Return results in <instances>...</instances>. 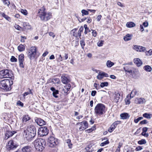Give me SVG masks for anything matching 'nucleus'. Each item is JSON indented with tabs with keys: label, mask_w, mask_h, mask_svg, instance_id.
Instances as JSON below:
<instances>
[{
	"label": "nucleus",
	"mask_w": 152,
	"mask_h": 152,
	"mask_svg": "<svg viewBox=\"0 0 152 152\" xmlns=\"http://www.w3.org/2000/svg\"><path fill=\"white\" fill-rule=\"evenodd\" d=\"M4 4L6 5H7L8 7L9 6L10 4V2L8 0H3Z\"/></svg>",
	"instance_id": "obj_49"
},
{
	"label": "nucleus",
	"mask_w": 152,
	"mask_h": 152,
	"mask_svg": "<svg viewBox=\"0 0 152 152\" xmlns=\"http://www.w3.org/2000/svg\"><path fill=\"white\" fill-rule=\"evenodd\" d=\"M138 143L140 145L145 144L146 143V141L145 139H142L141 140L139 141L138 142Z\"/></svg>",
	"instance_id": "obj_43"
},
{
	"label": "nucleus",
	"mask_w": 152,
	"mask_h": 152,
	"mask_svg": "<svg viewBox=\"0 0 152 152\" xmlns=\"http://www.w3.org/2000/svg\"><path fill=\"white\" fill-rule=\"evenodd\" d=\"M49 35L50 36H52L53 38H54L55 37V35L53 32H50L49 33Z\"/></svg>",
	"instance_id": "obj_60"
},
{
	"label": "nucleus",
	"mask_w": 152,
	"mask_h": 152,
	"mask_svg": "<svg viewBox=\"0 0 152 152\" xmlns=\"http://www.w3.org/2000/svg\"><path fill=\"white\" fill-rule=\"evenodd\" d=\"M114 64V63L110 61H108L106 63L107 66L108 67H111Z\"/></svg>",
	"instance_id": "obj_36"
},
{
	"label": "nucleus",
	"mask_w": 152,
	"mask_h": 152,
	"mask_svg": "<svg viewBox=\"0 0 152 152\" xmlns=\"http://www.w3.org/2000/svg\"><path fill=\"white\" fill-rule=\"evenodd\" d=\"M151 115L148 114L147 113H145L143 114V116L148 119H150L151 118Z\"/></svg>",
	"instance_id": "obj_40"
},
{
	"label": "nucleus",
	"mask_w": 152,
	"mask_h": 152,
	"mask_svg": "<svg viewBox=\"0 0 152 152\" xmlns=\"http://www.w3.org/2000/svg\"><path fill=\"white\" fill-rule=\"evenodd\" d=\"M50 89L51 91H53V96L56 98H57L58 97V96H57V95L58 94V91L56 90L55 88L53 87H51Z\"/></svg>",
	"instance_id": "obj_19"
},
{
	"label": "nucleus",
	"mask_w": 152,
	"mask_h": 152,
	"mask_svg": "<svg viewBox=\"0 0 152 152\" xmlns=\"http://www.w3.org/2000/svg\"><path fill=\"white\" fill-rule=\"evenodd\" d=\"M61 82L64 84H66L69 82V80L66 77L64 76H61Z\"/></svg>",
	"instance_id": "obj_26"
},
{
	"label": "nucleus",
	"mask_w": 152,
	"mask_h": 152,
	"mask_svg": "<svg viewBox=\"0 0 152 152\" xmlns=\"http://www.w3.org/2000/svg\"><path fill=\"white\" fill-rule=\"evenodd\" d=\"M36 129L35 127L33 125H30L27 126L26 130L24 131L23 133L24 134H26V132L32 131Z\"/></svg>",
	"instance_id": "obj_14"
},
{
	"label": "nucleus",
	"mask_w": 152,
	"mask_h": 152,
	"mask_svg": "<svg viewBox=\"0 0 152 152\" xmlns=\"http://www.w3.org/2000/svg\"><path fill=\"white\" fill-rule=\"evenodd\" d=\"M18 146V143L13 140L9 141L7 145V149L10 151L15 149Z\"/></svg>",
	"instance_id": "obj_7"
},
{
	"label": "nucleus",
	"mask_w": 152,
	"mask_h": 152,
	"mask_svg": "<svg viewBox=\"0 0 152 152\" xmlns=\"http://www.w3.org/2000/svg\"><path fill=\"white\" fill-rule=\"evenodd\" d=\"M142 149V147L140 146H138L136 148L135 150L136 151H138L141 150Z\"/></svg>",
	"instance_id": "obj_56"
},
{
	"label": "nucleus",
	"mask_w": 152,
	"mask_h": 152,
	"mask_svg": "<svg viewBox=\"0 0 152 152\" xmlns=\"http://www.w3.org/2000/svg\"><path fill=\"white\" fill-rule=\"evenodd\" d=\"M14 27L16 29L19 31H20L21 30V29L22 28L21 27H20L18 25L16 24L14 26Z\"/></svg>",
	"instance_id": "obj_53"
},
{
	"label": "nucleus",
	"mask_w": 152,
	"mask_h": 152,
	"mask_svg": "<svg viewBox=\"0 0 152 152\" xmlns=\"http://www.w3.org/2000/svg\"><path fill=\"white\" fill-rule=\"evenodd\" d=\"M25 46L23 45H20L18 47V50L20 52L24 51L25 50Z\"/></svg>",
	"instance_id": "obj_31"
},
{
	"label": "nucleus",
	"mask_w": 152,
	"mask_h": 152,
	"mask_svg": "<svg viewBox=\"0 0 152 152\" xmlns=\"http://www.w3.org/2000/svg\"><path fill=\"white\" fill-rule=\"evenodd\" d=\"M22 151L23 152H31V148L29 146H25L22 148Z\"/></svg>",
	"instance_id": "obj_23"
},
{
	"label": "nucleus",
	"mask_w": 152,
	"mask_h": 152,
	"mask_svg": "<svg viewBox=\"0 0 152 152\" xmlns=\"http://www.w3.org/2000/svg\"><path fill=\"white\" fill-rule=\"evenodd\" d=\"M120 116L122 119H126L129 118L130 117V115L127 113H124L121 114Z\"/></svg>",
	"instance_id": "obj_24"
},
{
	"label": "nucleus",
	"mask_w": 152,
	"mask_h": 152,
	"mask_svg": "<svg viewBox=\"0 0 152 152\" xmlns=\"http://www.w3.org/2000/svg\"><path fill=\"white\" fill-rule=\"evenodd\" d=\"M102 17V16L100 15H98L96 18L97 21H99L101 19V18Z\"/></svg>",
	"instance_id": "obj_59"
},
{
	"label": "nucleus",
	"mask_w": 152,
	"mask_h": 152,
	"mask_svg": "<svg viewBox=\"0 0 152 152\" xmlns=\"http://www.w3.org/2000/svg\"><path fill=\"white\" fill-rule=\"evenodd\" d=\"M144 69L147 72H151V67L149 65L145 66L144 67Z\"/></svg>",
	"instance_id": "obj_33"
},
{
	"label": "nucleus",
	"mask_w": 152,
	"mask_h": 152,
	"mask_svg": "<svg viewBox=\"0 0 152 152\" xmlns=\"http://www.w3.org/2000/svg\"><path fill=\"white\" fill-rule=\"evenodd\" d=\"M6 72L7 74H6V77L7 78H11L12 79H13V74L12 70L8 69H6Z\"/></svg>",
	"instance_id": "obj_17"
},
{
	"label": "nucleus",
	"mask_w": 152,
	"mask_h": 152,
	"mask_svg": "<svg viewBox=\"0 0 152 152\" xmlns=\"http://www.w3.org/2000/svg\"><path fill=\"white\" fill-rule=\"evenodd\" d=\"M49 132V130L46 126L41 127L38 130V135L40 137H43L47 135Z\"/></svg>",
	"instance_id": "obj_6"
},
{
	"label": "nucleus",
	"mask_w": 152,
	"mask_h": 152,
	"mask_svg": "<svg viewBox=\"0 0 152 152\" xmlns=\"http://www.w3.org/2000/svg\"><path fill=\"white\" fill-rule=\"evenodd\" d=\"M104 77V74L103 72L102 73H99L98 74L97 76V78L100 80H101Z\"/></svg>",
	"instance_id": "obj_38"
},
{
	"label": "nucleus",
	"mask_w": 152,
	"mask_h": 152,
	"mask_svg": "<svg viewBox=\"0 0 152 152\" xmlns=\"http://www.w3.org/2000/svg\"><path fill=\"white\" fill-rule=\"evenodd\" d=\"M33 143L35 148L37 150L42 151L45 147L46 142L44 139L38 138L35 140Z\"/></svg>",
	"instance_id": "obj_2"
},
{
	"label": "nucleus",
	"mask_w": 152,
	"mask_h": 152,
	"mask_svg": "<svg viewBox=\"0 0 152 152\" xmlns=\"http://www.w3.org/2000/svg\"><path fill=\"white\" fill-rule=\"evenodd\" d=\"M16 131L8 130L7 131L5 134V139L7 140L9 137L12 136L14 134L16 133Z\"/></svg>",
	"instance_id": "obj_13"
},
{
	"label": "nucleus",
	"mask_w": 152,
	"mask_h": 152,
	"mask_svg": "<svg viewBox=\"0 0 152 152\" xmlns=\"http://www.w3.org/2000/svg\"><path fill=\"white\" fill-rule=\"evenodd\" d=\"M69 89L65 87V88L63 89V91L65 93H67Z\"/></svg>",
	"instance_id": "obj_62"
},
{
	"label": "nucleus",
	"mask_w": 152,
	"mask_h": 152,
	"mask_svg": "<svg viewBox=\"0 0 152 152\" xmlns=\"http://www.w3.org/2000/svg\"><path fill=\"white\" fill-rule=\"evenodd\" d=\"M113 96L114 101L116 103L118 102H121L123 99L122 96H121L118 92H115L113 94Z\"/></svg>",
	"instance_id": "obj_10"
},
{
	"label": "nucleus",
	"mask_w": 152,
	"mask_h": 152,
	"mask_svg": "<svg viewBox=\"0 0 152 152\" xmlns=\"http://www.w3.org/2000/svg\"><path fill=\"white\" fill-rule=\"evenodd\" d=\"M135 102L137 104H143L146 102V100L143 98H137L135 100Z\"/></svg>",
	"instance_id": "obj_16"
},
{
	"label": "nucleus",
	"mask_w": 152,
	"mask_h": 152,
	"mask_svg": "<svg viewBox=\"0 0 152 152\" xmlns=\"http://www.w3.org/2000/svg\"><path fill=\"white\" fill-rule=\"evenodd\" d=\"M1 16L5 18L7 20L10 21L11 20V19L10 17L8 16L7 15H5L4 13L1 12Z\"/></svg>",
	"instance_id": "obj_34"
},
{
	"label": "nucleus",
	"mask_w": 152,
	"mask_h": 152,
	"mask_svg": "<svg viewBox=\"0 0 152 152\" xmlns=\"http://www.w3.org/2000/svg\"><path fill=\"white\" fill-rule=\"evenodd\" d=\"M119 123V121H115L113 123L111 126L110 128L108 129V131L110 133L112 132L115 128L116 127L117 125Z\"/></svg>",
	"instance_id": "obj_15"
},
{
	"label": "nucleus",
	"mask_w": 152,
	"mask_h": 152,
	"mask_svg": "<svg viewBox=\"0 0 152 152\" xmlns=\"http://www.w3.org/2000/svg\"><path fill=\"white\" fill-rule=\"evenodd\" d=\"M104 43V41H99L97 43V45L99 47H101L102 46Z\"/></svg>",
	"instance_id": "obj_48"
},
{
	"label": "nucleus",
	"mask_w": 152,
	"mask_h": 152,
	"mask_svg": "<svg viewBox=\"0 0 152 152\" xmlns=\"http://www.w3.org/2000/svg\"><path fill=\"white\" fill-rule=\"evenodd\" d=\"M13 84V81L8 79H5L1 80L0 82V88L7 91L11 89L9 86Z\"/></svg>",
	"instance_id": "obj_3"
},
{
	"label": "nucleus",
	"mask_w": 152,
	"mask_h": 152,
	"mask_svg": "<svg viewBox=\"0 0 152 152\" xmlns=\"http://www.w3.org/2000/svg\"><path fill=\"white\" fill-rule=\"evenodd\" d=\"M96 93V91H91V95L92 96H94Z\"/></svg>",
	"instance_id": "obj_58"
},
{
	"label": "nucleus",
	"mask_w": 152,
	"mask_h": 152,
	"mask_svg": "<svg viewBox=\"0 0 152 152\" xmlns=\"http://www.w3.org/2000/svg\"><path fill=\"white\" fill-rule=\"evenodd\" d=\"M91 32L90 30L88 28V29H86V30H85V32H84V33L85 34H87L89 32Z\"/></svg>",
	"instance_id": "obj_64"
},
{
	"label": "nucleus",
	"mask_w": 152,
	"mask_h": 152,
	"mask_svg": "<svg viewBox=\"0 0 152 152\" xmlns=\"http://www.w3.org/2000/svg\"><path fill=\"white\" fill-rule=\"evenodd\" d=\"M137 91L136 89L133 90L131 92L130 94V99L133 98L137 93Z\"/></svg>",
	"instance_id": "obj_28"
},
{
	"label": "nucleus",
	"mask_w": 152,
	"mask_h": 152,
	"mask_svg": "<svg viewBox=\"0 0 152 152\" xmlns=\"http://www.w3.org/2000/svg\"><path fill=\"white\" fill-rule=\"evenodd\" d=\"M6 69H3L0 71V78L2 79L4 78H7Z\"/></svg>",
	"instance_id": "obj_22"
},
{
	"label": "nucleus",
	"mask_w": 152,
	"mask_h": 152,
	"mask_svg": "<svg viewBox=\"0 0 152 152\" xmlns=\"http://www.w3.org/2000/svg\"><path fill=\"white\" fill-rule=\"evenodd\" d=\"M38 14L41 20L42 21H47L50 19L52 17L51 13L46 12L44 6L39 10Z\"/></svg>",
	"instance_id": "obj_1"
},
{
	"label": "nucleus",
	"mask_w": 152,
	"mask_h": 152,
	"mask_svg": "<svg viewBox=\"0 0 152 152\" xmlns=\"http://www.w3.org/2000/svg\"><path fill=\"white\" fill-rule=\"evenodd\" d=\"M135 26V24L132 22H128L126 24V26L128 28H132Z\"/></svg>",
	"instance_id": "obj_30"
},
{
	"label": "nucleus",
	"mask_w": 152,
	"mask_h": 152,
	"mask_svg": "<svg viewBox=\"0 0 152 152\" xmlns=\"http://www.w3.org/2000/svg\"><path fill=\"white\" fill-rule=\"evenodd\" d=\"M30 94H31L32 95L33 94V93L31 92V90L29 89V91H28L25 92V93H24V94H23V96L24 97V98H25V96Z\"/></svg>",
	"instance_id": "obj_39"
},
{
	"label": "nucleus",
	"mask_w": 152,
	"mask_h": 152,
	"mask_svg": "<svg viewBox=\"0 0 152 152\" xmlns=\"http://www.w3.org/2000/svg\"><path fill=\"white\" fill-rule=\"evenodd\" d=\"M48 142L49 145L51 147H53L58 144L57 140L53 137H50L48 139Z\"/></svg>",
	"instance_id": "obj_8"
},
{
	"label": "nucleus",
	"mask_w": 152,
	"mask_h": 152,
	"mask_svg": "<svg viewBox=\"0 0 152 152\" xmlns=\"http://www.w3.org/2000/svg\"><path fill=\"white\" fill-rule=\"evenodd\" d=\"M17 60V59L14 56H12L10 59L11 61L12 62H16Z\"/></svg>",
	"instance_id": "obj_51"
},
{
	"label": "nucleus",
	"mask_w": 152,
	"mask_h": 152,
	"mask_svg": "<svg viewBox=\"0 0 152 152\" xmlns=\"http://www.w3.org/2000/svg\"><path fill=\"white\" fill-rule=\"evenodd\" d=\"M77 125H80V127L79 128L80 131L84 130L88 127L87 122L86 121H83L81 123H77Z\"/></svg>",
	"instance_id": "obj_11"
},
{
	"label": "nucleus",
	"mask_w": 152,
	"mask_h": 152,
	"mask_svg": "<svg viewBox=\"0 0 152 152\" xmlns=\"http://www.w3.org/2000/svg\"><path fill=\"white\" fill-rule=\"evenodd\" d=\"M83 29V26H81L78 32V35L80 37L81 36V32H82Z\"/></svg>",
	"instance_id": "obj_42"
},
{
	"label": "nucleus",
	"mask_w": 152,
	"mask_h": 152,
	"mask_svg": "<svg viewBox=\"0 0 152 152\" xmlns=\"http://www.w3.org/2000/svg\"><path fill=\"white\" fill-rule=\"evenodd\" d=\"M147 121L146 120H144L141 121H140V123L141 124H145L147 123Z\"/></svg>",
	"instance_id": "obj_55"
},
{
	"label": "nucleus",
	"mask_w": 152,
	"mask_h": 152,
	"mask_svg": "<svg viewBox=\"0 0 152 152\" xmlns=\"http://www.w3.org/2000/svg\"><path fill=\"white\" fill-rule=\"evenodd\" d=\"M128 95L125 99V101L126 104H130V99L128 98Z\"/></svg>",
	"instance_id": "obj_50"
},
{
	"label": "nucleus",
	"mask_w": 152,
	"mask_h": 152,
	"mask_svg": "<svg viewBox=\"0 0 152 152\" xmlns=\"http://www.w3.org/2000/svg\"><path fill=\"white\" fill-rule=\"evenodd\" d=\"M133 49L137 51L141 52H144L146 50V48L145 47L136 45L133 46Z\"/></svg>",
	"instance_id": "obj_12"
},
{
	"label": "nucleus",
	"mask_w": 152,
	"mask_h": 152,
	"mask_svg": "<svg viewBox=\"0 0 152 152\" xmlns=\"http://www.w3.org/2000/svg\"><path fill=\"white\" fill-rule=\"evenodd\" d=\"M81 12L83 16L85 15H87L89 14L88 11L85 10H81Z\"/></svg>",
	"instance_id": "obj_41"
},
{
	"label": "nucleus",
	"mask_w": 152,
	"mask_h": 152,
	"mask_svg": "<svg viewBox=\"0 0 152 152\" xmlns=\"http://www.w3.org/2000/svg\"><path fill=\"white\" fill-rule=\"evenodd\" d=\"M18 59L19 62H23L24 61V55L21 54L18 56Z\"/></svg>",
	"instance_id": "obj_32"
},
{
	"label": "nucleus",
	"mask_w": 152,
	"mask_h": 152,
	"mask_svg": "<svg viewBox=\"0 0 152 152\" xmlns=\"http://www.w3.org/2000/svg\"><path fill=\"white\" fill-rule=\"evenodd\" d=\"M36 48L35 47H32L28 51V56L30 60L37 58L38 56L36 55Z\"/></svg>",
	"instance_id": "obj_5"
},
{
	"label": "nucleus",
	"mask_w": 152,
	"mask_h": 152,
	"mask_svg": "<svg viewBox=\"0 0 152 152\" xmlns=\"http://www.w3.org/2000/svg\"><path fill=\"white\" fill-rule=\"evenodd\" d=\"M108 85V83L107 82L102 83L100 84V86L103 88L105 86H107Z\"/></svg>",
	"instance_id": "obj_44"
},
{
	"label": "nucleus",
	"mask_w": 152,
	"mask_h": 152,
	"mask_svg": "<svg viewBox=\"0 0 152 152\" xmlns=\"http://www.w3.org/2000/svg\"><path fill=\"white\" fill-rule=\"evenodd\" d=\"M80 43L82 48L83 49L84 46L85 45V43L84 41L83 40H81L80 41Z\"/></svg>",
	"instance_id": "obj_47"
},
{
	"label": "nucleus",
	"mask_w": 152,
	"mask_h": 152,
	"mask_svg": "<svg viewBox=\"0 0 152 152\" xmlns=\"http://www.w3.org/2000/svg\"><path fill=\"white\" fill-rule=\"evenodd\" d=\"M31 119L30 117L28 115H25L23 116L22 118V122L25 124L28 121Z\"/></svg>",
	"instance_id": "obj_21"
},
{
	"label": "nucleus",
	"mask_w": 152,
	"mask_h": 152,
	"mask_svg": "<svg viewBox=\"0 0 152 152\" xmlns=\"http://www.w3.org/2000/svg\"><path fill=\"white\" fill-rule=\"evenodd\" d=\"M66 142L68 144L69 147L71 148L72 147V144L71 143V141L70 139H68L66 140Z\"/></svg>",
	"instance_id": "obj_35"
},
{
	"label": "nucleus",
	"mask_w": 152,
	"mask_h": 152,
	"mask_svg": "<svg viewBox=\"0 0 152 152\" xmlns=\"http://www.w3.org/2000/svg\"><path fill=\"white\" fill-rule=\"evenodd\" d=\"M132 37V35L128 34L124 37V39L125 41H127L131 39Z\"/></svg>",
	"instance_id": "obj_29"
},
{
	"label": "nucleus",
	"mask_w": 152,
	"mask_h": 152,
	"mask_svg": "<svg viewBox=\"0 0 152 152\" xmlns=\"http://www.w3.org/2000/svg\"><path fill=\"white\" fill-rule=\"evenodd\" d=\"M51 82L54 83H58L59 82V79L57 78H53L51 79Z\"/></svg>",
	"instance_id": "obj_37"
},
{
	"label": "nucleus",
	"mask_w": 152,
	"mask_h": 152,
	"mask_svg": "<svg viewBox=\"0 0 152 152\" xmlns=\"http://www.w3.org/2000/svg\"><path fill=\"white\" fill-rule=\"evenodd\" d=\"M134 63L138 66H141L142 64V62L138 58H135L134 59Z\"/></svg>",
	"instance_id": "obj_25"
},
{
	"label": "nucleus",
	"mask_w": 152,
	"mask_h": 152,
	"mask_svg": "<svg viewBox=\"0 0 152 152\" xmlns=\"http://www.w3.org/2000/svg\"><path fill=\"white\" fill-rule=\"evenodd\" d=\"M143 25L145 27H147L148 26V23L147 22H144L143 23Z\"/></svg>",
	"instance_id": "obj_61"
},
{
	"label": "nucleus",
	"mask_w": 152,
	"mask_h": 152,
	"mask_svg": "<svg viewBox=\"0 0 152 152\" xmlns=\"http://www.w3.org/2000/svg\"><path fill=\"white\" fill-rule=\"evenodd\" d=\"M142 135L145 137H147L149 135L148 134H146V132H142L141 134Z\"/></svg>",
	"instance_id": "obj_57"
},
{
	"label": "nucleus",
	"mask_w": 152,
	"mask_h": 152,
	"mask_svg": "<svg viewBox=\"0 0 152 152\" xmlns=\"http://www.w3.org/2000/svg\"><path fill=\"white\" fill-rule=\"evenodd\" d=\"M26 132L27 133L26 134H24L23 133V135L28 140L34 138L36 135V129L32 131Z\"/></svg>",
	"instance_id": "obj_9"
},
{
	"label": "nucleus",
	"mask_w": 152,
	"mask_h": 152,
	"mask_svg": "<svg viewBox=\"0 0 152 152\" xmlns=\"http://www.w3.org/2000/svg\"><path fill=\"white\" fill-rule=\"evenodd\" d=\"M143 119V117H140L138 118L137 119H134V122L136 123H137L140 121L142 119Z\"/></svg>",
	"instance_id": "obj_46"
},
{
	"label": "nucleus",
	"mask_w": 152,
	"mask_h": 152,
	"mask_svg": "<svg viewBox=\"0 0 152 152\" xmlns=\"http://www.w3.org/2000/svg\"><path fill=\"white\" fill-rule=\"evenodd\" d=\"M35 122L39 126H42L45 124V122L43 120L40 118H37L35 119Z\"/></svg>",
	"instance_id": "obj_18"
},
{
	"label": "nucleus",
	"mask_w": 152,
	"mask_h": 152,
	"mask_svg": "<svg viewBox=\"0 0 152 152\" xmlns=\"http://www.w3.org/2000/svg\"><path fill=\"white\" fill-rule=\"evenodd\" d=\"M124 69L126 72H127L130 74L132 73V68L129 65H125L124 67Z\"/></svg>",
	"instance_id": "obj_20"
},
{
	"label": "nucleus",
	"mask_w": 152,
	"mask_h": 152,
	"mask_svg": "<svg viewBox=\"0 0 152 152\" xmlns=\"http://www.w3.org/2000/svg\"><path fill=\"white\" fill-rule=\"evenodd\" d=\"M91 30L92 31V36L94 37H96L97 35L96 31L93 30Z\"/></svg>",
	"instance_id": "obj_54"
},
{
	"label": "nucleus",
	"mask_w": 152,
	"mask_h": 152,
	"mask_svg": "<svg viewBox=\"0 0 152 152\" xmlns=\"http://www.w3.org/2000/svg\"><path fill=\"white\" fill-rule=\"evenodd\" d=\"M106 111L105 106L101 103L98 104L94 109V113L97 115H101L104 114Z\"/></svg>",
	"instance_id": "obj_4"
},
{
	"label": "nucleus",
	"mask_w": 152,
	"mask_h": 152,
	"mask_svg": "<svg viewBox=\"0 0 152 152\" xmlns=\"http://www.w3.org/2000/svg\"><path fill=\"white\" fill-rule=\"evenodd\" d=\"M109 142L108 140H107L104 142L101 143L100 146H104L108 144L109 143Z\"/></svg>",
	"instance_id": "obj_45"
},
{
	"label": "nucleus",
	"mask_w": 152,
	"mask_h": 152,
	"mask_svg": "<svg viewBox=\"0 0 152 152\" xmlns=\"http://www.w3.org/2000/svg\"><path fill=\"white\" fill-rule=\"evenodd\" d=\"M21 12L23 15H26L27 14V12L26 10L22 9L21 10Z\"/></svg>",
	"instance_id": "obj_52"
},
{
	"label": "nucleus",
	"mask_w": 152,
	"mask_h": 152,
	"mask_svg": "<svg viewBox=\"0 0 152 152\" xmlns=\"http://www.w3.org/2000/svg\"><path fill=\"white\" fill-rule=\"evenodd\" d=\"M23 27L26 29H30L31 27L29 24L27 22H24L23 23Z\"/></svg>",
	"instance_id": "obj_27"
},
{
	"label": "nucleus",
	"mask_w": 152,
	"mask_h": 152,
	"mask_svg": "<svg viewBox=\"0 0 152 152\" xmlns=\"http://www.w3.org/2000/svg\"><path fill=\"white\" fill-rule=\"evenodd\" d=\"M95 129V127H93L92 128L90 129H89L88 130H86V131H88L89 132H92L93 130H94Z\"/></svg>",
	"instance_id": "obj_63"
}]
</instances>
